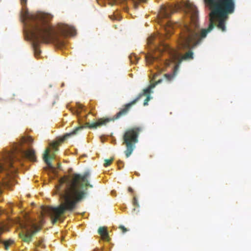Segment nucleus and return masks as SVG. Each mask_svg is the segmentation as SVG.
Here are the masks:
<instances>
[{
	"label": "nucleus",
	"instance_id": "obj_25",
	"mask_svg": "<svg viewBox=\"0 0 251 251\" xmlns=\"http://www.w3.org/2000/svg\"><path fill=\"white\" fill-rule=\"evenodd\" d=\"M164 63L166 64V66H169L170 65V62L169 61H165V62H164Z\"/></svg>",
	"mask_w": 251,
	"mask_h": 251
},
{
	"label": "nucleus",
	"instance_id": "obj_18",
	"mask_svg": "<svg viewBox=\"0 0 251 251\" xmlns=\"http://www.w3.org/2000/svg\"><path fill=\"white\" fill-rule=\"evenodd\" d=\"M155 48L156 49V50H158L159 53H161L163 50H167L168 48V47L167 45H163L162 46V48H160L157 47L155 45Z\"/></svg>",
	"mask_w": 251,
	"mask_h": 251
},
{
	"label": "nucleus",
	"instance_id": "obj_23",
	"mask_svg": "<svg viewBox=\"0 0 251 251\" xmlns=\"http://www.w3.org/2000/svg\"><path fill=\"white\" fill-rule=\"evenodd\" d=\"M133 57H134V58H135V60H137V59H138V58H137V57L135 55H133V56H132V55H130V60H131V62H132V63H134V61H133V60H132V58H133Z\"/></svg>",
	"mask_w": 251,
	"mask_h": 251
},
{
	"label": "nucleus",
	"instance_id": "obj_13",
	"mask_svg": "<svg viewBox=\"0 0 251 251\" xmlns=\"http://www.w3.org/2000/svg\"><path fill=\"white\" fill-rule=\"evenodd\" d=\"M146 60L147 63L149 64H153L155 62H160L161 63H163L161 60L158 58L157 55L155 53L154 54H148L146 55Z\"/></svg>",
	"mask_w": 251,
	"mask_h": 251
},
{
	"label": "nucleus",
	"instance_id": "obj_10",
	"mask_svg": "<svg viewBox=\"0 0 251 251\" xmlns=\"http://www.w3.org/2000/svg\"><path fill=\"white\" fill-rule=\"evenodd\" d=\"M83 128V126H78L76 127L72 131L66 133L63 137L58 138L57 141L52 143L50 144V146L52 147V149L54 150L55 151H57L58 150L57 147L58 146H59L62 143H63L67 138L77 134L78 132L80 130H81Z\"/></svg>",
	"mask_w": 251,
	"mask_h": 251
},
{
	"label": "nucleus",
	"instance_id": "obj_21",
	"mask_svg": "<svg viewBox=\"0 0 251 251\" xmlns=\"http://www.w3.org/2000/svg\"><path fill=\"white\" fill-rule=\"evenodd\" d=\"M37 246H40L42 249H43L45 247V244L42 241H39Z\"/></svg>",
	"mask_w": 251,
	"mask_h": 251
},
{
	"label": "nucleus",
	"instance_id": "obj_15",
	"mask_svg": "<svg viewBox=\"0 0 251 251\" xmlns=\"http://www.w3.org/2000/svg\"><path fill=\"white\" fill-rule=\"evenodd\" d=\"M205 4L209 7L211 11L215 8L219 0H204Z\"/></svg>",
	"mask_w": 251,
	"mask_h": 251
},
{
	"label": "nucleus",
	"instance_id": "obj_2",
	"mask_svg": "<svg viewBox=\"0 0 251 251\" xmlns=\"http://www.w3.org/2000/svg\"><path fill=\"white\" fill-rule=\"evenodd\" d=\"M89 175V172H85L83 175L74 173L60 179V184L56 189L60 204L57 207L50 206L47 209L53 224L59 221L65 213L74 211L78 203L85 198L86 192L82 189L83 187H92L88 180Z\"/></svg>",
	"mask_w": 251,
	"mask_h": 251
},
{
	"label": "nucleus",
	"instance_id": "obj_12",
	"mask_svg": "<svg viewBox=\"0 0 251 251\" xmlns=\"http://www.w3.org/2000/svg\"><path fill=\"white\" fill-rule=\"evenodd\" d=\"M7 229L6 225L2 222H0V234H1L4 231ZM1 243V245L4 247V249L7 250L9 249V246L12 245L13 241L11 240H9L3 242H1V240L0 239V243Z\"/></svg>",
	"mask_w": 251,
	"mask_h": 251
},
{
	"label": "nucleus",
	"instance_id": "obj_9",
	"mask_svg": "<svg viewBox=\"0 0 251 251\" xmlns=\"http://www.w3.org/2000/svg\"><path fill=\"white\" fill-rule=\"evenodd\" d=\"M33 143V139L31 137H23L21 139V147L19 151L22 156L25 157L31 161L35 162L36 161V157L35 151L32 149H29L25 151L22 148V146L24 144H26L28 147H30Z\"/></svg>",
	"mask_w": 251,
	"mask_h": 251
},
{
	"label": "nucleus",
	"instance_id": "obj_17",
	"mask_svg": "<svg viewBox=\"0 0 251 251\" xmlns=\"http://www.w3.org/2000/svg\"><path fill=\"white\" fill-rule=\"evenodd\" d=\"M157 40H159V37L158 36H151L149 37L148 39V44L149 45H151L152 44H154L153 41H156Z\"/></svg>",
	"mask_w": 251,
	"mask_h": 251
},
{
	"label": "nucleus",
	"instance_id": "obj_7",
	"mask_svg": "<svg viewBox=\"0 0 251 251\" xmlns=\"http://www.w3.org/2000/svg\"><path fill=\"white\" fill-rule=\"evenodd\" d=\"M142 128L139 127H134L127 129L123 136V144L126 146V149L125 153L126 157H128L132 153L135 147V144L138 141V136Z\"/></svg>",
	"mask_w": 251,
	"mask_h": 251
},
{
	"label": "nucleus",
	"instance_id": "obj_27",
	"mask_svg": "<svg viewBox=\"0 0 251 251\" xmlns=\"http://www.w3.org/2000/svg\"><path fill=\"white\" fill-rule=\"evenodd\" d=\"M107 245L109 246V243H107Z\"/></svg>",
	"mask_w": 251,
	"mask_h": 251
},
{
	"label": "nucleus",
	"instance_id": "obj_3",
	"mask_svg": "<svg viewBox=\"0 0 251 251\" xmlns=\"http://www.w3.org/2000/svg\"><path fill=\"white\" fill-rule=\"evenodd\" d=\"M182 10L188 16V20L180 25L181 32L180 45L185 50H189L181 57L182 60H190L194 58L192 49L200 45L205 38L202 39L199 43L202 32L198 21V11L197 8L189 1H183L179 4L168 6H162L159 13L161 18H169L171 14Z\"/></svg>",
	"mask_w": 251,
	"mask_h": 251
},
{
	"label": "nucleus",
	"instance_id": "obj_28",
	"mask_svg": "<svg viewBox=\"0 0 251 251\" xmlns=\"http://www.w3.org/2000/svg\"><path fill=\"white\" fill-rule=\"evenodd\" d=\"M1 211H0V215L1 214Z\"/></svg>",
	"mask_w": 251,
	"mask_h": 251
},
{
	"label": "nucleus",
	"instance_id": "obj_1",
	"mask_svg": "<svg viewBox=\"0 0 251 251\" xmlns=\"http://www.w3.org/2000/svg\"><path fill=\"white\" fill-rule=\"evenodd\" d=\"M27 0H21L23 6L21 17L32 40V47L36 57L41 53L39 45L41 43H53L58 47H64V38L76 34L75 29L66 24H59L56 28L50 26L49 22L52 18L51 14L43 12L30 13L26 9Z\"/></svg>",
	"mask_w": 251,
	"mask_h": 251
},
{
	"label": "nucleus",
	"instance_id": "obj_24",
	"mask_svg": "<svg viewBox=\"0 0 251 251\" xmlns=\"http://www.w3.org/2000/svg\"><path fill=\"white\" fill-rule=\"evenodd\" d=\"M128 190L129 192H133V190L131 187H128Z\"/></svg>",
	"mask_w": 251,
	"mask_h": 251
},
{
	"label": "nucleus",
	"instance_id": "obj_16",
	"mask_svg": "<svg viewBox=\"0 0 251 251\" xmlns=\"http://www.w3.org/2000/svg\"><path fill=\"white\" fill-rule=\"evenodd\" d=\"M178 65H176L175 67L174 71L173 73V74H166L164 75L165 77L166 78V79L168 81H171L176 75L177 70H178Z\"/></svg>",
	"mask_w": 251,
	"mask_h": 251
},
{
	"label": "nucleus",
	"instance_id": "obj_20",
	"mask_svg": "<svg viewBox=\"0 0 251 251\" xmlns=\"http://www.w3.org/2000/svg\"><path fill=\"white\" fill-rule=\"evenodd\" d=\"M119 228L122 231L123 233H126L128 231V229L123 226H120Z\"/></svg>",
	"mask_w": 251,
	"mask_h": 251
},
{
	"label": "nucleus",
	"instance_id": "obj_19",
	"mask_svg": "<svg viewBox=\"0 0 251 251\" xmlns=\"http://www.w3.org/2000/svg\"><path fill=\"white\" fill-rule=\"evenodd\" d=\"M113 160H114L113 158H111L109 159H105L104 166L106 167L109 166L112 163Z\"/></svg>",
	"mask_w": 251,
	"mask_h": 251
},
{
	"label": "nucleus",
	"instance_id": "obj_4",
	"mask_svg": "<svg viewBox=\"0 0 251 251\" xmlns=\"http://www.w3.org/2000/svg\"><path fill=\"white\" fill-rule=\"evenodd\" d=\"M235 9V3L234 0H219V2L209 14L210 23L207 28L202 29L199 40L196 43L205 38L207 34L209 33L215 26V21L218 22L217 27L223 32L226 30V22L228 19V15L233 13Z\"/></svg>",
	"mask_w": 251,
	"mask_h": 251
},
{
	"label": "nucleus",
	"instance_id": "obj_26",
	"mask_svg": "<svg viewBox=\"0 0 251 251\" xmlns=\"http://www.w3.org/2000/svg\"><path fill=\"white\" fill-rule=\"evenodd\" d=\"M120 163H123L122 161H120L119 162H118V165H119V164Z\"/></svg>",
	"mask_w": 251,
	"mask_h": 251
},
{
	"label": "nucleus",
	"instance_id": "obj_11",
	"mask_svg": "<svg viewBox=\"0 0 251 251\" xmlns=\"http://www.w3.org/2000/svg\"><path fill=\"white\" fill-rule=\"evenodd\" d=\"M50 149L49 148L46 149L43 153V158L44 161L45 162V163L48 165V167L51 170H53L54 167H53V166L51 164L50 159H54L55 155H54V154H52L50 155Z\"/></svg>",
	"mask_w": 251,
	"mask_h": 251
},
{
	"label": "nucleus",
	"instance_id": "obj_8",
	"mask_svg": "<svg viewBox=\"0 0 251 251\" xmlns=\"http://www.w3.org/2000/svg\"><path fill=\"white\" fill-rule=\"evenodd\" d=\"M25 233L20 234L21 239L25 242L29 243L31 240L32 237L41 228V226L32 221H28L24 225Z\"/></svg>",
	"mask_w": 251,
	"mask_h": 251
},
{
	"label": "nucleus",
	"instance_id": "obj_22",
	"mask_svg": "<svg viewBox=\"0 0 251 251\" xmlns=\"http://www.w3.org/2000/svg\"><path fill=\"white\" fill-rule=\"evenodd\" d=\"M133 204L134 205H136L138 207L139 206L137 201V200L135 197H134L133 198Z\"/></svg>",
	"mask_w": 251,
	"mask_h": 251
},
{
	"label": "nucleus",
	"instance_id": "obj_5",
	"mask_svg": "<svg viewBox=\"0 0 251 251\" xmlns=\"http://www.w3.org/2000/svg\"><path fill=\"white\" fill-rule=\"evenodd\" d=\"M161 79L158 80L154 83H152L147 88L143 90V92L139 94L137 97L130 102L125 104L123 108H121L112 118H101L97 122L92 123H87V126L90 128H96L98 126L106 125L107 123L114 121L126 115L129 112L131 106L135 104L143 96H146L147 98L144 100V105L146 106L148 104V102L151 99L150 93L151 92V89L155 87V85L160 83Z\"/></svg>",
	"mask_w": 251,
	"mask_h": 251
},
{
	"label": "nucleus",
	"instance_id": "obj_6",
	"mask_svg": "<svg viewBox=\"0 0 251 251\" xmlns=\"http://www.w3.org/2000/svg\"><path fill=\"white\" fill-rule=\"evenodd\" d=\"M17 159L14 153L11 152H6L2 157V159L0 161V174L5 172L6 176L9 175L8 170L12 169L10 173H14L16 169L14 165V161ZM4 178L0 176V195L2 193L3 187L8 184V181L4 180Z\"/></svg>",
	"mask_w": 251,
	"mask_h": 251
},
{
	"label": "nucleus",
	"instance_id": "obj_14",
	"mask_svg": "<svg viewBox=\"0 0 251 251\" xmlns=\"http://www.w3.org/2000/svg\"><path fill=\"white\" fill-rule=\"evenodd\" d=\"M99 234L102 237V238L108 242L109 241L108 233L105 227H100L98 229Z\"/></svg>",
	"mask_w": 251,
	"mask_h": 251
}]
</instances>
